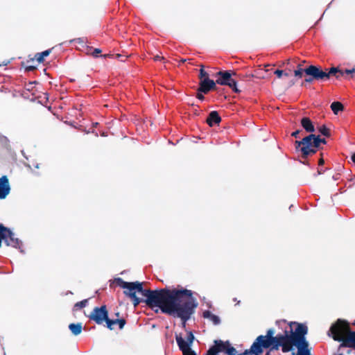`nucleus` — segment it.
I'll use <instances>...</instances> for the list:
<instances>
[{"instance_id": "72a5a7b5", "label": "nucleus", "mask_w": 355, "mask_h": 355, "mask_svg": "<svg viewBox=\"0 0 355 355\" xmlns=\"http://www.w3.org/2000/svg\"><path fill=\"white\" fill-rule=\"evenodd\" d=\"M314 80L312 78V76H308L304 79V80L302 83L301 86H305L306 83H311Z\"/></svg>"}, {"instance_id": "9b49d317", "label": "nucleus", "mask_w": 355, "mask_h": 355, "mask_svg": "<svg viewBox=\"0 0 355 355\" xmlns=\"http://www.w3.org/2000/svg\"><path fill=\"white\" fill-rule=\"evenodd\" d=\"M305 74L308 76H312L315 80L324 81L327 80V74L322 67L319 65H309L305 68Z\"/></svg>"}, {"instance_id": "a18cd8bd", "label": "nucleus", "mask_w": 355, "mask_h": 355, "mask_svg": "<svg viewBox=\"0 0 355 355\" xmlns=\"http://www.w3.org/2000/svg\"><path fill=\"white\" fill-rule=\"evenodd\" d=\"M323 173V171L322 169H318L317 175H320Z\"/></svg>"}, {"instance_id": "e433bc0d", "label": "nucleus", "mask_w": 355, "mask_h": 355, "mask_svg": "<svg viewBox=\"0 0 355 355\" xmlns=\"http://www.w3.org/2000/svg\"><path fill=\"white\" fill-rule=\"evenodd\" d=\"M202 94H204V93L201 92H198L197 90V93H196V97L198 99L200 100V101H203L205 99V96H204V95Z\"/></svg>"}, {"instance_id": "09e8293b", "label": "nucleus", "mask_w": 355, "mask_h": 355, "mask_svg": "<svg viewBox=\"0 0 355 355\" xmlns=\"http://www.w3.org/2000/svg\"><path fill=\"white\" fill-rule=\"evenodd\" d=\"M295 84V82L294 81H291V83H290V86H292Z\"/></svg>"}, {"instance_id": "de8ad7c7", "label": "nucleus", "mask_w": 355, "mask_h": 355, "mask_svg": "<svg viewBox=\"0 0 355 355\" xmlns=\"http://www.w3.org/2000/svg\"><path fill=\"white\" fill-rule=\"evenodd\" d=\"M186 62V60H185V59H182V60H180V62H182V63H184V62Z\"/></svg>"}, {"instance_id": "4468645a", "label": "nucleus", "mask_w": 355, "mask_h": 355, "mask_svg": "<svg viewBox=\"0 0 355 355\" xmlns=\"http://www.w3.org/2000/svg\"><path fill=\"white\" fill-rule=\"evenodd\" d=\"M10 190L7 176L0 178V199L5 198Z\"/></svg>"}, {"instance_id": "9d476101", "label": "nucleus", "mask_w": 355, "mask_h": 355, "mask_svg": "<svg viewBox=\"0 0 355 355\" xmlns=\"http://www.w3.org/2000/svg\"><path fill=\"white\" fill-rule=\"evenodd\" d=\"M90 320H94L96 324H101L103 322H106L107 325V320L110 319L108 317V311L105 305L101 307H94L93 311L89 315Z\"/></svg>"}, {"instance_id": "a878e982", "label": "nucleus", "mask_w": 355, "mask_h": 355, "mask_svg": "<svg viewBox=\"0 0 355 355\" xmlns=\"http://www.w3.org/2000/svg\"><path fill=\"white\" fill-rule=\"evenodd\" d=\"M198 78L200 81H202L203 79L209 78V74L207 71H205L203 65H201Z\"/></svg>"}, {"instance_id": "2f4dec72", "label": "nucleus", "mask_w": 355, "mask_h": 355, "mask_svg": "<svg viewBox=\"0 0 355 355\" xmlns=\"http://www.w3.org/2000/svg\"><path fill=\"white\" fill-rule=\"evenodd\" d=\"M89 50L91 52H88L87 53L91 54L93 57L97 58L98 57L99 54L102 52V51L100 49H92V47L89 48Z\"/></svg>"}, {"instance_id": "f257e3e1", "label": "nucleus", "mask_w": 355, "mask_h": 355, "mask_svg": "<svg viewBox=\"0 0 355 355\" xmlns=\"http://www.w3.org/2000/svg\"><path fill=\"white\" fill-rule=\"evenodd\" d=\"M114 282L124 289V295L132 300L134 306L144 302L152 309L158 307L163 313L180 318L183 327H185L197 306L191 290L183 288L144 289L143 283L127 282L121 277L115 278Z\"/></svg>"}, {"instance_id": "3c124183", "label": "nucleus", "mask_w": 355, "mask_h": 355, "mask_svg": "<svg viewBox=\"0 0 355 355\" xmlns=\"http://www.w3.org/2000/svg\"><path fill=\"white\" fill-rule=\"evenodd\" d=\"M248 77H253L254 76L252 74L247 75Z\"/></svg>"}, {"instance_id": "7c9ffc66", "label": "nucleus", "mask_w": 355, "mask_h": 355, "mask_svg": "<svg viewBox=\"0 0 355 355\" xmlns=\"http://www.w3.org/2000/svg\"><path fill=\"white\" fill-rule=\"evenodd\" d=\"M274 74H275L278 78H281L283 76H289L288 73L285 72L284 71L280 70V69H276L275 71H274Z\"/></svg>"}, {"instance_id": "423d86ee", "label": "nucleus", "mask_w": 355, "mask_h": 355, "mask_svg": "<svg viewBox=\"0 0 355 355\" xmlns=\"http://www.w3.org/2000/svg\"><path fill=\"white\" fill-rule=\"evenodd\" d=\"M295 345V342L293 339L289 331L287 330L284 331V334H278L271 345V349H278L279 347H282L283 352H290L293 346Z\"/></svg>"}, {"instance_id": "1a4fd4ad", "label": "nucleus", "mask_w": 355, "mask_h": 355, "mask_svg": "<svg viewBox=\"0 0 355 355\" xmlns=\"http://www.w3.org/2000/svg\"><path fill=\"white\" fill-rule=\"evenodd\" d=\"M175 340L183 355H197L190 347L194 340V336L191 331L187 332V340H184L181 334H176Z\"/></svg>"}, {"instance_id": "473e14b6", "label": "nucleus", "mask_w": 355, "mask_h": 355, "mask_svg": "<svg viewBox=\"0 0 355 355\" xmlns=\"http://www.w3.org/2000/svg\"><path fill=\"white\" fill-rule=\"evenodd\" d=\"M345 72L347 75H351V78L355 79V69H345Z\"/></svg>"}, {"instance_id": "412c9836", "label": "nucleus", "mask_w": 355, "mask_h": 355, "mask_svg": "<svg viewBox=\"0 0 355 355\" xmlns=\"http://www.w3.org/2000/svg\"><path fill=\"white\" fill-rule=\"evenodd\" d=\"M69 329L74 336H78L82 332L83 327L81 323H71Z\"/></svg>"}, {"instance_id": "6ab92c4d", "label": "nucleus", "mask_w": 355, "mask_h": 355, "mask_svg": "<svg viewBox=\"0 0 355 355\" xmlns=\"http://www.w3.org/2000/svg\"><path fill=\"white\" fill-rule=\"evenodd\" d=\"M295 345L298 349L297 355H311L310 350L308 349L309 344L307 342L295 343Z\"/></svg>"}, {"instance_id": "f3484780", "label": "nucleus", "mask_w": 355, "mask_h": 355, "mask_svg": "<svg viewBox=\"0 0 355 355\" xmlns=\"http://www.w3.org/2000/svg\"><path fill=\"white\" fill-rule=\"evenodd\" d=\"M300 123L303 128L306 130V132H313L315 131L314 125L309 118L303 117L301 119Z\"/></svg>"}, {"instance_id": "dca6fc26", "label": "nucleus", "mask_w": 355, "mask_h": 355, "mask_svg": "<svg viewBox=\"0 0 355 355\" xmlns=\"http://www.w3.org/2000/svg\"><path fill=\"white\" fill-rule=\"evenodd\" d=\"M221 121V117L220 116L219 114L216 111H211L206 120V122L207 124L212 127L214 125L219 124V123Z\"/></svg>"}, {"instance_id": "ea45409f", "label": "nucleus", "mask_w": 355, "mask_h": 355, "mask_svg": "<svg viewBox=\"0 0 355 355\" xmlns=\"http://www.w3.org/2000/svg\"><path fill=\"white\" fill-rule=\"evenodd\" d=\"M300 132H301V130H297L292 132L291 136L297 138V137H298V135L300 134Z\"/></svg>"}, {"instance_id": "5701e85b", "label": "nucleus", "mask_w": 355, "mask_h": 355, "mask_svg": "<svg viewBox=\"0 0 355 355\" xmlns=\"http://www.w3.org/2000/svg\"><path fill=\"white\" fill-rule=\"evenodd\" d=\"M87 303H88L87 299H85L80 302H76L73 306V311H76L79 309H81L85 307L87 305Z\"/></svg>"}, {"instance_id": "a211bd4d", "label": "nucleus", "mask_w": 355, "mask_h": 355, "mask_svg": "<svg viewBox=\"0 0 355 355\" xmlns=\"http://www.w3.org/2000/svg\"><path fill=\"white\" fill-rule=\"evenodd\" d=\"M116 324H119V327L120 329H122L124 327L125 324H126V321L123 318H117L114 320L109 319L107 320V327L109 329L112 330L114 329L113 325Z\"/></svg>"}, {"instance_id": "ddd939ff", "label": "nucleus", "mask_w": 355, "mask_h": 355, "mask_svg": "<svg viewBox=\"0 0 355 355\" xmlns=\"http://www.w3.org/2000/svg\"><path fill=\"white\" fill-rule=\"evenodd\" d=\"M216 81H214L210 78L203 79L199 83L198 92H203L204 94L209 93L211 90H215L216 88Z\"/></svg>"}, {"instance_id": "bb28decb", "label": "nucleus", "mask_w": 355, "mask_h": 355, "mask_svg": "<svg viewBox=\"0 0 355 355\" xmlns=\"http://www.w3.org/2000/svg\"><path fill=\"white\" fill-rule=\"evenodd\" d=\"M305 73V69H302L301 65L299 64L297 66V69L294 71L295 76L301 78L303 76V74Z\"/></svg>"}, {"instance_id": "79ce46f5", "label": "nucleus", "mask_w": 355, "mask_h": 355, "mask_svg": "<svg viewBox=\"0 0 355 355\" xmlns=\"http://www.w3.org/2000/svg\"><path fill=\"white\" fill-rule=\"evenodd\" d=\"M340 173H336L335 175H333L332 178L334 180H338L340 179Z\"/></svg>"}, {"instance_id": "f8f14e48", "label": "nucleus", "mask_w": 355, "mask_h": 355, "mask_svg": "<svg viewBox=\"0 0 355 355\" xmlns=\"http://www.w3.org/2000/svg\"><path fill=\"white\" fill-rule=\"evenodd\" d=\"M275 331L272 329H269L267 331L266 336H259L253 342V343L258 344L265 348H269L273 344L277 336H274Z\"/></svg>"}, {"instance_id": "0eeeda50", "label": "nucleus", "mask_w": 355, "mask_h": 355, "mask_svg": "<svg viewBox=\"0 0 355 355\" xmlns=\"http://www.w3.org/2000/svg\"><path fill=\"white\" fill-rule=\"evenodd\" d=\"M2 241L7 246L15 248H20L21 241L15 237V234L10 229L0 223V248L1 247Z\"/></svg>"}, {"instance_id": "49530a36", "label": "nucleus", "mask_w": 355, "mask_h": 355, "mask_svg": "<svg viewBox=\"0 0 355 355\" xmlns=\"http://www.w3.org/2000/svg\"><path fill=\"white\" fill-rule=\"evenodd\" d=\"M268 67H270L269 64L265 66V67L266 68V70H265L266 71H268L270 70L269 68H267Z\"/></svg>"}, {"instance_id": "20e7f679", "label": "nucleus", "mask_w": 355, "mask_h": 355, "mask_svg": "<svg viewBox=\"0 0 355 355\" xmlns=\"http://www.w3.org/2000/svg\"><path fill=\"white\" fill-rule=\"evenodd\" d=\"M218 77L216 83L220 85H227L230 87L235 93H240L241 91L237 87L236 78H240V75L234 71H220L216 73Z\"/></svg>"}, {"instance_id": "4c0bfd02", "label": "nucleus", "mask_w": 355, "mask_h": 355, "mask_svg": "<svg viewBox=\"0 0 355 355\" xmlns=\"http://www.w3.org/2000/svg\"><path fill=\"white\" fill-rule=\"evenodd\" d=\"M51 52V49H47L43 52H41V55L43 56V58H44V57H46L48 56Z\"/></svg>"}, {"instance_id": "58836bf2", "label": "nucleus", "mask_w": 355, "mask_h": 355, "mask_svg": "<svg viewBox=\"0 0 355 355\" xmlns=\"http://www.w3.org/2000/svg\"><path fill=\"white\" fill-rule=\"evenodd\" d=\"M153 60L155 61H160V60H164V58L163 56L159 55H157L153 57Z\"/></svg>"}, {"instance_id": "6e6552de", "label": "nucleus", "mask_w": 355, "mask_h": 355, "mask_svg": "<svg viewBox=\"0 0 355 355\" xmlns=\"http://www.w3.org/2000/svg\"><path fill=\"white\" fill-rule=\"evenodd\" d=\"M289 326L291 329L288 331L295 343L307 342L305 339V335L307 334L308 328L305 324L291 322Z\"/></svg>"}, {"instance_id": "cd10ccee", "label": "nucleus", "mask_w": 355, "mask_h": 355, "mask_svg": "<svg viewBox=\"0 0 355 355\" xmlns=\"http://www.w3.org/2000/svg\"><path fill=\"white\" fill-rule=\"evenodd\" d=\"M318 130L322 135L325 137H329L331 135L330 130L328 128H327L324 125L320 126Z\"/></svg>"}, {"instance_id": "b1692460", "label": "nucleus", "mask_w": 355, "mask_h": 355, "mask_svg": "<svg viewBox=\"0 0 355 355\" xmlns=\"http://www.w3.org/2000/svg\"><path fill=\"white\" fill-rule=\"evenodd\" d=\"M320 144H327V141L325 139H322L320 137L319 135H315V137H314V139H313V146L315 147H317V148H319Z\"/></svg>"}, {"instance_id": "603ef678", "label": "nucleus", "mask_w": 355, "mask_h": 355, "mask_svg": "<svg viewBox=\"0 0 355 355\" xmlns=\"http://www.w3.org/2000/svg\"><path fill=\"white\" fill-rule=\"evenodd\" d=\"M338 355H343V354H338Z\"/></svg>"}, {"instance_id": "c756f323", "label": "nucleus", "mask_w": 355, "mask_h": 355, "mask_svg": "<svg viewBox=\"0 0 355 355\" xmlns=\"http://www.w3.org/2000/svg\"><path fill=\"white\" fill-rule=\"evenodd\" d=\"M353 324L355 325V322L353 323ZM345 343L355 345V331H352L351 336L348 338V339H347Z\"/></svg>"}, {"instance_id": "2eb2a0df", "label": "nucleus", "mask_w": 355, "mask_h": 355, "mask_svg": "<svg viewBox=\"0 0 355 355\" xmlns=\"http://www.w3.org/2000/svg\"><path fill=\"white\" fill-rule=\"evenodd\" d=\"M266 349L258 344L252 343L250 349H245L242 352L243 355H261L263 349Z\"/></svg>"}, {"instance_id": "c03bdc74", "label": "nucleus", "mask_w": 355, "mask_h": 355, "mask_svg": "<svg viewBox=\"0 0 355 355\" xmlns=\"http://www.w3.org/2000/svg\"><path fill=\"white\" fill-rule=\"evenodd\" d=\"M351 159L352 162L355 164V153L352 154Z\"/></svg>"}, {"instance_id": "393cba45", "label": "nucleus", "mask_w": 355, "mask_h": 355, "mask_svg": "<svg viewBox=\"0 0 355 355\" xmlns=\"http://www.w3.org/2000/svg\"><path fill=\"white\" fill-rule=\"evenodd\" d=\"M338 67H331L330 69H326L327 80L329 79L331 76H336L338 72Z\"/></svg>"}, {"instance_id": "f03ea898", "label": "nucleus", "mask_w": 355, "mask_h": 355, "mask_svg": "<svg viewBox=\"0 0 355 355\" xmlns=\"http://www.w3.org/2000/svg\"><path fill=\"white\" fill-rule=\"evenodd\" d=\"M352 330L348 322L338 319L334 323L329 331V335H331L334 340L342 342L340 346L355 349V345L347 344L345 343L347 339L351 336Z\"/></svg>"}, {"instance_id": "f704fd0d", "label": "nucleus", "mask_w": 355, "mask_h": 355, "mask_svg": "<svg viewBox=\"0 0 355 355\" xmlns=\"http://www.w3.org/2000/svg\"><path fill=\"white\" fill-rule=\"evenodd\" d=\"M35 59H36V60H37L38 62H40V63H41V62H42L44 61V58H43V56L41 55V53H36V54H35Z\"/></svg>"}, {"instance_id": "8fccbe9b", "label": "nucleus", "mask_w": 355, "mask_h": 355, "mask_svg": "<svg viewBox=\"0 0 355 355\" xmlns=\"http://www.w3.org/2000/svg\"><path fill=\"white\" fill-rule=\"evenodd\" d=\"M119 314H120V313H119V312H117V313H116V314H115V315H116V317H119Z\"/></svg>"}, {"instance_id": "7ed1b4c3", "label": "nucleus", "mask_w": 355, "mask_h": 355, "mask_svg": "<svg viewBox=\"0 0 355 355\" xmlns=\"http://www.w3.org/2000/svg\"><path fill=\"white\" fill-rule=\"evenodd\" d=\"M220 353H223L225 355H243L231 345L230 341L222 340H215L214 345L209 347L204 355H218Z\"/></svg>"}, {"instance_id": "c85d7f7f", "label": "nucleus", "mask_w": 355, "mask_h": 355, "mask_svg": "<svg viewBox=\"0 0 355 355\" xmlns=\"http://www.w3.org/2000/svg\"><path fill=\"white\" fill-rule=\"evenodd\" d=\"M0 143L2 144V146L6 148H8L10 147L9 144V140L8 139L3 135H0Z\"/></svg>"}, {"instance_id": "4be33fe9", "label": "nucleus", "mask_w": 355, "mask_h": 355, "mask_svg": "<svg viewBox=\"0 0 355 355\" xmlns=\"http://www.w3.org/2000/svg\"><path fill=\"white\" fill-rule=\"evenodd\" d=\"M331 109L334 114H338V112L344 110V106L340 102L335 101L331 104Z\"/></svg>"}, {"instance_id": "39448f33", "label": "nucleus", "mask_w": 355, "mask_h": 355, "mask_svg": "<svg viewBox=\"0 0 355 355\" xmlns=\"http://www.w3.org/2000/svg\"><path fill=\"white\" fill-rule=\"evenodd\" d=\"M314 137L315 135L310 134L301 141H295V149L301 152L302 158L306 159L309 155H313L317 152V147L313 146Z\"/></svg>"}, {"instance_id": "aec40b11", "label": "nucleus", "mask_w": 355, "mask_h": 355, "mask_svg": "<svg viewBox=\"0 0 355 355\" xmlns=\"http://www.w3.org/2000/svg\"><path fill=\"white\" fill-rule=\"evenodd\" d=\"M203 318L209 319L214 324L218 325L220 322V320L218 316L213 314L210 311L207 310L203 312Z\"/></svg>"}, {"instance_id": "a19ab883", "label": "nucleus", "mask_w": 355, "mask_h": 355, "mask_svg": "<svg viewBox=\"0 0 355 355\" xmlns=\"http://www.w3.org/2000/svg\"><path fill=\"white\" fill-rule=\"evenodd\" d=\"M36 69V67L35 66H28L26 68V70L28 71H34Z\"/></svg>"}, {"instance_id": "37998d69", "label": "nucleus", "mask_w": 355, "mask_h": 355, "mask_svg": "<svg viewBox=\"0 0 355 355\" xmlns=\"http://www.w3.org/2000/svg\"><path fill=\"white\" fill-rule=\"evenodd\" d=\"M324 164V159L322 158V157H321V158L319 159L318 161V165L319 166H322Z\"/></svg>"}, {"instance_id": "c9c22d12", "label": "nucleus", "mask_w": 355, "mask_h": 355, "mask_svg": "<svg viewBox=\"0 0 355 355\" xmlns=\"http://www.w3.org/2000/svg\"><path fill=\"white\" fill-rule=\"evenodd\" d=\"M345 74H346L345 72V70L343 71V70H341V69H338V72L336 73L335 77L337 79H338V78L343 77Z\"/></svg>"}]
</instances>
